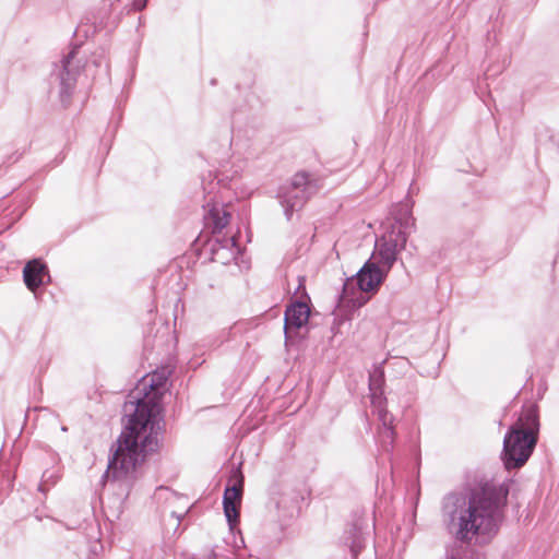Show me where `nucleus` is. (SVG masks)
I'll return each mask as SVG.
<instances>
[{
  "label": "nucleus",
  "instance_id": "19",
  "mask_svg": "<svg viewBox=\"0 0 559 559\" xmlns=\"http://www.w3.org/2000/svg\"><path fill=\"white\" fill-rule=\"evenodd\" d=\"M228 532L233 537L231 545L234 548H240L245 545L239 526L230 525L228 526Z\"/></svg>",
  "mask_w": 559,
  "mask_h": 559
},
{
  "label": "nucleus",
  "instance_id": "20",
  "mask_svg": "<svg viewBox=\"0 0 559 559\" xmlns=\"http://www.w3.org/2000/svg\"><path fill=\"white\" fill-rule=\"evenodd\" d=\"M147 4V0H134L133 1V9L141 11L143 10Z\"/></svg>",
  "mask_w": 559,
  "mask_h": 559
},
{
  "label": "nucleus",
  "instance_id": "15",
  "mask_svg": "<svg viewBox=\"0 0 559 559\" xmlns=\"http://www.w3.org/2000/svg\"><path fill=\"white\" fill-rule=\"evenodd\" d=\"M76 50L73 49L63 58L61 61V69L58 73L62 92L67 93L73 86L75 82V72L73 67V60L75 58Z\"/></svg>",
  "mask_w": 559,
  "mask_h": 559
},
{
  "label": "nucleus",
  "instance_id": "14",
  "mask_svg": "<svg viewBox=\"0 0 559 559\" xmlns=\"http://www.w3.org/2000/svg\"><path fill=\"white\" fill-rule=\"evenodd\" d=\"M240 249L236 243L235 237L223 238L216 241L212 249L213 260L223 264L235 260L239 254Z\"/></svg>",
  "mask_w": 559,
  "mask_h": 559
},
{
  "label": "nucleus",
  "instance_id": "10",
  "mask_svg": "<svg viewBox=\"0 0 559 559\" xmlns=\"http://www.w3.org/2000/svg\"><path fill=\"white\" fill-rule=\"evenodd\" d=\"M310 309L306 302L296 301L287 307L285 311L284 332L286 342L302 336L307 331Z\"/></svg>",
  "mask_w": 559,
  "mask_h": 559
},
{
  "label": "nucleus",
  "instance_id": "4",
  "mask_svg": "<svg viewBox=\"0 0 559 559\" xmlns=\"http://www.w3.org/2000/svg\"><path fill=\"white\" fill-rule=\"evenodd\" d=\"M239 170H234L230 175L222 173L219 176L215 175L209 181L203 182V190L205 193L203 205L204 221L207 226L213 228L214 233H219L229 223L230 214L227 212L225 205L222 203L221 188L226 187L236 177Z\"/></svg>",
  "mask_w": 559,
  "mask_h": 559
},
{
  "label": "nucleus",
  "instance_id": "13",
  "mask_svg": "<svg viewBox=\"0 0 559 559\" xmlns=\"http://www.w3.org/2000/svg\"><path fill=\"white\" fill-rule=\"evenodd\" d=\"M498 526H457L455 537L461 543L471 544L475 539V544H485L489 542L497 533Z\"/></svg>",
  "mask_w": 559,
  "mask_h": 559
},
{
  "label": "nucleus",
  "instance_id": "21",
  "mask_svg": "<svg viewBox=\"0 0 559 559\" xmlns=\"http://www.w3.org/2000/svg\"><path fill=\"white\" fill-rule=\"evenodd\" d=\"M361 547H362L361 543H354V544L352 545V550H353L354 552H356V551H358Z\"/></svg>",
  "mask_w": 559,
  "mask_h": 559
},
{
  "label": "nucleus",
  "instance_id": "8",
  "mask_svg": "<svg viewBox=\"0 0 559 559\" xmlns=\"http://www.w3.org/2000/svg\"><path fill=\"white\" fill-rule=\"evenodd\" d=\"M313 192L314 187L305 173L295 175L289 185L282 187L278 198L286 217L289 219L294 212L301 210Z\"/></svg>",
  "mask_w": 559,
  "mask_h": 559
},
{
  "label": "nucleus",
  "instance_id": "18",
  "mask_svg": "<svg viewBox=\"0 0 559 559\" xmlns=\"http://www.w3.org/2000/svg\"><path fill=\"white\" fill-rule=\"evenodd\" d=\"M59 475L56 471H45L41 476V481L38 489L43 492L47 490V486L55 485Z\"/></svg>",
  "mask_w": 559,
  "mask_h": 559
},
{
  "label": "nucleus",
  "instance_id": "12",
  "mask_svg": "<svg viewBox=\"0 0 559 559\" xmlns=\"http://www.w3.org/2000/svg\"><path fill=\"white\" fill-rule=\"evenodd\" d=\"M23 280L26 287L35 293L37 288L50 281L46 264L37 259L27 262L23 269Z\"/></svg>",
  "mask_w": 559,
  "mask_h": 559
},
{
  "label": "nucleus",
  "instance_id": "2",
  "mask_svg": "<svg viewBox=\"0 0 559 559\" xmlns=\"http://www.w3.org/2000/svg\"><path fill=\"white\" fill-rule=\"evenodd\" d=\"M509 489L506 485L485 484L462 487L442 499V516L449 524H496L502 520Z\"/></svg>",
  "mask_w": 559,
  "mask_h": 559
},
{
  "label": "nucleus",
  "instance_id": "5",
  "mask_svg": "<svg viewBox=\"0 0 559 559\" xmlns=\"http://www.w3.org/2000/svg\"><path fill=\"white\" fill-rule=\"evenodd\" d=\"M415 227V219L412 214V205L409 202L397 204L392 217L384 223L385 231L376 242L385 245L394 253L399 254L405 249L408 235Z\"/></svg>",
  "mask_w": 559,
  "mask_h": 559
},
{
  "label": "nucleus",
  "instance_id": "9",
  "mask_svg": "<svg viewBox=\"0 0 559 559\" xmlns=\"http://www.w3.org/2000/svg\"><path fill=\"white\" fill-rule=\"evenodd\" d=\"M155 499L162 506L163 521L180 523L189 512V499L167 487L158 488L155 492Z\"/></svg>",
  "mask_w": 559,
  "mask_h": 559
},
{
  "label": "nucleus",
  "instance_id": "6",
  "mask_svg": "<svg viewBox=\"0 0 559 559\" xmlns=\"http://www.w3.org/2000/svg\"><path fill=\"white\" fill-rule=\"evenodd\" d=\"M381 383L382 372L376 370L370 374L369 381L371 405L373 413L378 416V419L381 423V428L379 429L381 445L383 449L389 450L393 444L395 432L392 425L393 417L385 409V399L382 395Z\"/></svg>",
  "mask_w": 559,
  "mask_h": 559
},
{
  "label": "nucleus",
  "instance_id": "17",
  "mask_svg": "<svg viewBox=\"0 0 559 559\" xmlns=\"http://www.w3.org/2000/svg\"><path fill=\"white\" fill-rule=\"evenodd\" d=\"M88 528H90V531L87 533L88 536L95 538V540L93 543H91L90 551L93 555H98L99 552H102L104 550V545L98 539V535L100 534L99 533L100 526H88Z\"/></svg>",
  "mask_w": 559,
  "mask_h": 559
},
{
  "label": "nucleus",
  "instance_id": "11",
  "mask_svg": "<svg viewBox=\"0 0 559 559\" xmlns=\"http://www.w3.org/2000/svg\"><path fill=\"white\" fill-rule=\"evenodd\" d=\"M233 485L228 486L224 492V513L229 524L236 522L239 515L238 508L241 501L243 478L239 471H236L233 477Z\"/></svg>",
  "mask_w": 559,
  "mask_h": 559
},
{
  "label": "nucleus",
  "instance_id": "3",
  "mask_svg": "<svg viewBox=\"0 0 559 559\" xmlns=\"http://www.w3.org/2000/svg\"><path fill=\"white\" fill-rule=\"evenodd\" d=\"M396 259L397 254L389 249V247L376 242V248L370 259L355 277L347 280L344 284L342 300L350 302L354 307L364 306L369 297H365L362 294H373L379 289Z\"/></svg>",
  "mask_w": 559,
  "mask_h": 559
},
{
  "label": "nucleus",
  "instance_id": "16",
  "mask_svg": "<svg viewBox=\"0 0 559 559\" xmlns=\"http://www.w3.org/2000/svg\"><path fill=\"white\" fill-rule=\"evenodd\" d=\"M511 428L521 429L522 431H525V433H528L530 436L535 437V433L538 429L537 411L533 406L525 408L522 412L516 424L514 426H512Z\"/></svg>",
  "mask_w": 559,
  "mask_h": 559
},
{
  "label": "nucleus",
  "instance_id": "1",
  "mask_svg": "<svg viewBox=\"0 0 559 559\" xmlns=\"http://www.w3.org/2000/svg\"><path fill=\"white\" fill-rule=\"evenodd\" d=\"M165 383L166 377L155 372L144 377L136 386V392L143 396L138 399L135 412L117 441L104 475L106 483L129 479L145 455L157 448Z\"/></svg>",
  "mask_w": 559,
  "mask_h": 559
},
{
  "label": "nucleus",
  "instance_id": "7",
  "mask_svg": "<svg viewBox=\"0 0 559 559\" xmlns=\"http://www.w3.org/2000/svg\"><path fill=\"white\" fill-rule=\"evenodd\" d=\"M536 443V437L521 429L511 428L503 440V463L507 469L518 468L525 464Z\"/></svg>",
  "mask_w": 559,
  "mask_h": 559
}]
</instances>
